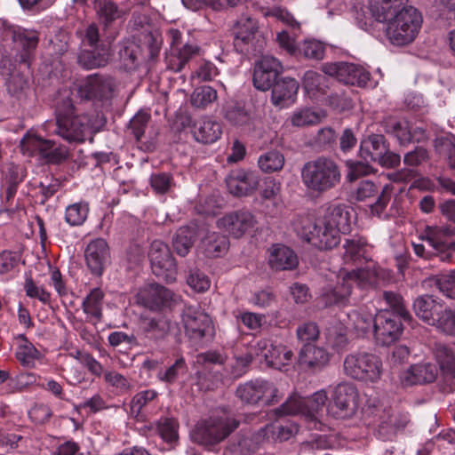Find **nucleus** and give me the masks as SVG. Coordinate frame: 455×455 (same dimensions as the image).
<instances>
[{"instance_id": "obj_1", "label": "nucleus", "mask_w": 455, "mask_h": 455, "mask_svg": "<svg viewBox=\"0 0 455 455\" xmlns=\"http://www.w3.org/2000/svg\"><path fill=\"white\" fill-rule=\"evenodd\" d=\"M70 95L69 91L64 90L55 100L54 132L70 143H81L105 125L106 117L98 112L75 115L76 108Z\"/></svg>"}, {"instance_id": "obj_2", "label": "nucleus", "mask_w": 455, "mask_h": 455, "mask_svg": "<svg viewBox=\"0 0 455 455\" xmlns=\"http://www.w3.org/2000/svg\"><path fill=\"white\" fill-rule=\"evenodd\" d=\"M300 179L308 195L322 196L340 184L341 169L332 158L321 156L302 165Z\"/></svg>"}, {"instance_id": "obj_3", "label": "nucleus", "mask_w": 455, "mask_h": 455, "mask_svg": "<svg viewBox=\"0 0 455 455\" xmlns=\"http://www.w3.org/2000/svg\"><path fill=\"white\" fill-rule=\"evenodd\" d=\"M421 241L427 243L430 249L422 243H413L417 256L423 259L437 257L443 262H450L455 254V239L453 229L447 226H427L419 235Z\"/></svg>"}, {"instance_id": "obj_4", "label": "nucleus", "mask_w": 455, "mask_h": 455, "mask_svg": "<svg viewBox=\"0 0 455 455\" xmlns=\"http://www.w3.org/2000/svg\"><path fill=\"white\" fill-rule=\"evenodd\" d=\"M386 22L385 32L388 41L395 46H405L416 39L423 18L416 8L408 6Z\"/></svg>"}, {"instance_id": "obj_5", "label": "nucleus", "mask_w": 455, "mask_h": 455, "mask_svg": "<svg viewBox=\"0 0 455 455\" xmlns=\"http://www.w3.org/2000/svg\"><path fill=\"white\" fill-rule=\"evenodd\" d=\"M293 228L298 236L319 250H331L340 242L336 228L326 225L322 220L315 221L307 215L298 217Z\"/></svg>"}, {"instance_id": "obj_6", "label": "nucleus", "mask_w": 455, "mask_h": 455, "mask_svg": "<svg viewBox=\"0 0 455 455\" xmlns=\"http://www.w3.org/2000/svg\"><path fill=\"white\" fill-rule=\"evenodd\" d=\"M345 374L354 379L376 383L382 375V361L376 354L356 351L347 355L343 362Z\"/></svg>"}, {"instance_id": "obj_7", "label": "nucleus", "mask_w": 455, "mask_h": 455, "mask_svg": "<svg viewBox=\"0 0 455 455\" xmlns=\"http://www.w3.org/2000/svg\"><path fill=\"white\" fill-rule=\"evenodd\" d=\"M360 155L365 160L377 163L385 169L397 168L399 154L390 150V143L383 134L371 133L361 141Z\"/></svg>"}, {"instance_id": "obj_8", "label": "nucleus", "mask_w": 455, "mask_h": 455, "mask_svg": "<svg viewBox=\"0 0 455 455\" xmlns=\"http://www.w3.org/2000/svg\"><path fill=\"white\" fill-rule=\"evenodd\" d=\"M181 317L186 334L195 345H200L213 338L214 331L212 319L199 307L186 306Z\"/></svg>"}, {"instance_id": "obj_9", "label": "nucleus", "mask_w": 455, "mask_h": 455, "mask_svg": "<svg viewBox=\"0 0 455 455\" xmlns=\"http://www.w3.org/2000/svg\"><path fill=\"white\" fill-rule=\"evenodd\" d=\"M239 426V421L231 418H211L199 423L193 434L196 442L203 445H214L224 440Z\"/></svg>"}, {"instance_id": "obj_10", "label": "nucleus", "mask_w": 455, "mask_h": 455, "mask_svg": "<svg viewBox=\"0 0 455 455\" xmlns=\"http://www.w3.org/2000/svg\"><path fill=\"white\" fill-rule=\"evenodd\" d=\"M117 88L116 79L108 74L95 73L88 76L77 88L81 99L108 101Z\"/></svg>"}, {"instance_id": "obj_11", "label": "nucleus", "mask_w": 455, "mask_h": 455, "mask_svg": "<svg viewBox=\"0 0 455 455\" xmlns=\"http://www.w3.org/2000/svg\"><path fill=\"white\" fill-rule=\"evenodd\" d=\"M358 392L352 383H339L331 394L327 411L337 419L353 416L357 409Z\"/></svg>"}, {"instance_id": "obj_12", "label": "nucleus", "mask_w": 455, "mask_h": 455, "mask_svg": "<svg viewBox=\"0 0 455 455\" xmlns=\"http://www.w3.org/2000/svg\"><path fill=\"white\" fill-rule=\"evenodd\" d=\"M148 258L153 273L165 280L167 283H172L176 280L177 264L175 259L166 243L160 240L152 242Z\"/></svg>"}, {"instance_id": "obj_13", "label": "nucleus", "mask_w": 455, "mask_h": 455, "mask_svg": "<svg viewBox=\"0 0 455 455\" xmlns=\"http://www.w3.org/2000/svg\"><path fill=\"white\" fill-rule=\"evenodd\" d=\"M321 70L327 76L348 85L363 87L370 80V73L362 66L344 61L327 62Z\"/></svg>"}, {"instance_id": "obj_14", "label": "nucleus", "mask_w": 455, "mask_h": 455, "mask_svg": "<svg viewBox=\"0 0 455 455\" xmlns=\"http://www.w3.org/2000/svg\"><path fill=\"white\" fill-rule=\"evenodd\" d=\"M401 319L387 310L375 315L374 338L377 344L389 346L400 338L403 332Z\"/></svg>"}, {"instance_id": "obj_15", "label": "nucleus", "mask_w": 455, "mask_h": 455, "mask_svg": "<svg viewBox=\"0 0 455 455\" xmlns=\"http://www.w3.org/2000/svg\"><path fill=\"white\" fill-rule=\"evenodd\" d=\"M283 70V65L276 58L270 55L262 56L254 66L253 85L259 91L269 90Z\"/></svg>"}, {"instance_id": "obj_16", "label": "nucleus", "mask_w": 455, "mask_h": 455, "mask_svg": "<svg viewBox=\"0 0 455 455\" xmlns=\"http://www.w3.org/2000/svg\"><path fill=\"white\" fill-rule=\"evenodd\" d=\"M173 325L165 316L144 317L140 321V339L145 346L158 345L165 340Z\"/></svg>"}, {"instance_id": "obj_17", "label": "nucleus", "mask_w": 455, "mask_h": 455, "mask_svg": "<svg viewBox=\"0 0 455 455\" xmlns=\"http://www.w3.org/2000/svg\"><path fill=\"white\" fill-rule=\"evenodd\" d=\"M257 29V21L248 15H241L234 23L232 27L233 44L237 52L250 54L254 51L252 41L255 38Z\"/></svg>"}, {"instance_id": "obj_18", "label": "nucleus", "mask_w": 455, "mask_h": 455, "mask_svg": "<svg viewBox=\"0 0 455 455\" xmlns=\"http://www.w3.org/2000/svg\"><path fill=\"white\" fill-rule=\"evenodd\" d=\"M255 223L254 216L245 210L228 212L217 220L218 228L228 232L235 238L242 237L253 228Z\"/></svg>"}, {"instance_id": "obj_19", "label": "nucleus", "mask_w": 455, "mask_h": 455, "mask_svg": "<svg viewBox=\"0 0 455 455\" xmlns=\"http://www.w3.org/2000/svg\"><path fill=\"white\" fill-rule=\"evenodd\" d=\"M226 184L229 193L233 196H249L257 190L259 176L253 171L235 170L226 178Z\"/></svg>"}, {"instance_id": "obj_20", "label": "nucleus", "mask_w": 455, "mask_h": 455, "mask_svg": "<svg viewBox=\"0 0 455 455\" xmlns=\"http://www.w3.org/2000/svg\"><path fill=\"white\" fill-rule=\"evenodd\" d=\"M84 257L92 274L101 275L110 262V251L107 242L102 238L90 242L84 251Z\"/></svg>"}, {"instance_id": "obj_21", "label": "nucleus", "mask_w": 455, "mask_h": 455, "mask_svg": "<svg viewBox=\"0 0 455 455\" xmlns=\"http://www.w3.org/2000/svg\"><path fill=\"white\" fill-rule=\"evenodd\" d=\"M139 301L151 310L170 307L174 299V293L158 283H151L138 294Z\"/></svg>"}, {"instance_id": "obj_22", "label": "nucleus", "mask_w": 455, "mask_h": 455, "mask_svg": "<svg viewBox=\"0 0 455 455\" xmlns=\"http://www.w3.org/2000/svg\"><path fill=\"white\" fill-rule=\"evenodd\" d=\"M331 354L323 347L313 344H304L298 355L300 366L313 372H317L329 365Z\"/></svg>"}, {"instance_id": "obj_23", "label": "nucleus", "mask_w": 455, "mask_h": 455, "mask_svg": "<svg viewBox=\"0 0 455 455\" xmlns=\"http://www.w3.org/2000/svg\"><path fill=\"white\" fill-rule=\"evenodd\" d=\"M299 88V84L295 78L290 76L279 77L270 87L272 90L271 102L280 108L294 103Z\"/></svg>"}, {"instance_id": "obj_24", "label": "nucleus", "mask_w": 455, "mask_h": 455, "mask_svg": "<svg viewBox=\"0 0 455 455\" xmlns=\"http://www.w3.org/2000/svg\"><path fill=\"white\" fill-rule=\"evenodd\" d=\"M437 368L431 363H420L411 365L400 377L404 387L433 383L437 377Z\"/></svg>"}, {"instance_id": "obj_25", "label": "nucleus", "mask_w": 455, "mask_h": 455, "mask_svg": "<svg viewBox=\"0 0 455 455\" xmlns=\"http://www.w3.org/2000/svg\"><path fill=\"white\" fill-rule=\"evenodd\" d=\"M12 40L20 52L16 54L15 60L29 68L34 58V51L38 44V36L35 32L13 31Z\"/></svg>"}, {"instance_id": "obj_26", "label": "nucleus", "mask_w": 455, "mask_h": 455, "mask_svg": "<svg viewBox=\"0 0 455 455\" xmlns=\"http://www.w3.org/2000/svg\"><path fill=\"white\" fill-rule=\"evenodd\" d=\"M444 305L430 295H422L415 299L412 309L415 315L428 325L434 326L442 313Z\"/></svg>"}, {"instance_id": "obj_27", "label": "nucleus", "mask_w": 455, "mask_h": 455, "mask_svg": "<svg viewBox=\"0 0 455 455\" xmlns=\"http://www.w3.org/2000/svg\"><path fill=\"white\" fill-rule=\"evenodd\" d=\"M92 50H81L77 55V63L84 69H94L106 67L111 59L109 47L101 44Z\"/></svg>"}, {"instance_id": "obj_28", "label": "nucleus", "mask_w": 455, "mask_h": 455, "mask_svg": "<svg viewBox=\"0 0 455 455\" xmlns=\"http://www.w3.org/2000/svg\"><path fill=\"white\" fill-rule=\"evenodd\" d=\"M117 56L121 67L127 70H135L142 60L140 46L134 41L125 39L117 44Z\"/></svg>"}, {"instance_id": "obj_29", "label": "nucleus", "mask_w": 455, "mask_h": 455, "mask_svg": "<svg viewBox=\"0 0 455 455\" xmlns=\"http://www.w3.org/2000/svg\"><path fill=\"white\" fill-rule=\"evenodd\" d=\"M336 285L327 284L323 287L320 299L326 307L334 305H345L348 301L351 294V283L344 280V275L340 277Z\"/></svg>"}, {"instance_id": "obj_30", "label": "nucleus", "mask_w": 455, "mask_h": 455, "mask_svg": "<svg viewBox=\"0 0 455 455\" xmlns=\"http://www.w3.org/2000/svg\"><path fill=\"white\" fill-rule=\"evenodd\" d=\"M92 3L96 17L104 29H108L125 15V12L113 0H93Z\"/></svg>"}, {"instance_id": "obj_31", "label": "nucleus", "mask_w": 455, "mask_h": 455, "mask_svg": "<svg viewBox=\"0 0 455 455\" xmlns=\"http://www.w3.org/2000/svg\"><path fill=\"white\" fill-rule=\"evenodd\" d=\"M407 2L408 0H371L370 10L377 21L384 22L407 8Z\"/></svg>"}, {"instance_id": "obj_32", "label": "nucleus", "mask_w": 455, "mask_h": 455, "mask_svg": "<svg viewBox=\"0 0 455 455\" xmlns=\"http://www.w3.org/2000/svg\"><path fill=\"white\" fill-rule=\"evenodd\" d=\"M268 262L270 267L276 270H291L298 266V257L289 247L275 244L271 251Z\"/></svg>"}, {"instance_id": "obj_33", "label": "nucleus", "mask_w": 455, "mask_h": 455, "mask_svg": "<svg viewBox=\"0 0 455 455\" xmlns=\"http://www.w3.org/2000/svg\"><path fill=\"white\" fill-rule=\"evenodd\" d=\"M199 52V47L195 44H185L182 48H172L167 53L165 60L167 68L177 73L180 72L186 64Z\"/></svg>"}, {"instance_id": "obj_34", "label": "nucleus", "mask_w": 455, "mask_h": 455, "mask_svg": "<svg viewBox=\"0 0 455 455\" xmlns=\"http://www.w3.org/2000/svg\"><path fill=\"white\" fill-rule=\"evenodd\" d=\"M259 347L267 349L264 355L265 361L269 367L276 370H282L293 356L292 351L283 345L270 344L267 348V341H263L259 343Z\"/></svg>"}, {"instance_id": "obj_35", "label": "nucleus", "mask_w": 455, "mask_h": 455, "mask_svg": "<svg viewBox=\"0 0 455 455\" xmlns=\"http://www.w3.org/2000/svg\"><path fill=\"white\" fill-rule=\"evenodd\" d=\"M346 205L338 204H331L322 220L326 225L336 228L339 233H347L350 229L349 212L346 210Z\"/></svg>"}, {"instance_id": "obj_36", "label": "nucleus", "mask_w": 455, "mask_h": 455, "mask_svg": "<svg viewBox=\"0 0 455 455\" xmlns=\"http://www.w3.org/2000/svg\"><path fill=\"white\" fill-rule=\"evenodd\" d=\"M221 134V125L214 120L203 118L194 124L193 135L201 143H213L220 139Z\"/></svg>"}, {"instance_id": "obj_37", "label": "nucleus", "mask_w": 455, "mask_h": 455, "mask_svg": "<svg viewBox=\"0 0 455 455\" xmlns=\"http://www.w3.org/2000/svg\"><path fill=\"white\" fill-rule=\"evenodd\" d=\"M264 379L251 380L241 384L235 390V396L245 404H257L264 400Z\"/></svg>"}, {"instance_id": "obj_38", "label": "nucleus", "mask_w": 455, "mask_h": 455, "mask_svg": "<svg viewBox=\"0 0 455 455\" xmlns=\"http://www.w3.org/2000/svg\"><path fill=\"white\" fill-rule=\"evenodd\" d=\"M409 422L408 416L403 413H385L381 416L378 427V435L383 439H390L399 429H403Z\"/></svg>"}, {"instance_id": "obj_39", "label": "nucleus", "mask_w": 455, "mask_h": 455, "mask_svg": "<svg viewBox=\"0 0 455 455\" xmlns=\"http://www.w3.org/2000/svg\"><path fill=\"white\" fill-rule=\"evenodd\" d=\"M224 118L234 126L251 124L252 115L251 109L241 101H231L224 107Z\"/></svg>"}, {"instance_id": "obj_40", "label": "nucleus", "mask_w": 455, "mask_h": 455, "mask_svg": "<svg viewBox=\"0 0 455 455\" xmlns=\"http://www.w3.org/2000/svg\"><path fill=\"white\" fill-rule=\"evenodd\" d=\"M196 237L197 231L195 227L180 228L172 238L173 250L178 255L185 257L194 246Z\"/></svg>"}, {"instance_id": "obj_41", "label": "nucleus", "mask_w": 455, "mask_h": 455, "mask_svg": "<svg viewBox=\"0 0 455 455\" xmlns=\"http://www.w3.org/2000/svg\"><path fill=\"white\" fill-rule=\"evenodd\" d=\"M27 176V170L24 166L15 164L13 163L8 164L4 171V181L7 186L6 188V200L12 199L17 192V188Z\"/></svg>"}, {"instance_id": "obj_42", "label": "nucleus", "mask_w": 455, "mask_h": 455, "mask_svg": "<svg viewBox=\"0 0 455 455\" xmlns=\"http://www.w3.org/2000/svg\"><path fill=\"white\" fill-rule=\"evenodd\" d=\"M381 125L386 133L396 138L400 146L406 147L411 143V127L407 122H400L392 117L384 118Z\"/></svg>"}, {"instance_id": "obj_43", "label": "nucleus", "mask_w": 455, "mask_h": 455, "mask_svg": "<svg viewBox=\"0 0 455 455\" xmlns=\"http://www.w3.org/2000/svg\"><path fill=\"white\" fill-rule=\"evenodd\" d=\"M204 253L209 258H217L225 254L229 248L227 235L217 232L208 233L203 239Z\"/></svg>"}, {"instance_id": "obj_44", "label": "nucleus", "mask_w": 455, "mask_h": 455, "mask_svg": "<svg viewBox=\"0 0 455 455\" xmlns=\"http://www.w3.org/2000/svg\"><path fill=\"white\" fill-rule=\"evenodd\" d=\"M435 358L442 375L447 379H455V355L452 349L445 345H437Z\"/></svg>"}, {"instance_id": "obj_45", "label": "nucleus", "mask_w": 455, "mask_h": 455, "mask_svg": "<svg viewBox=\"0 0 455 455\" xmlns=\"http://www.w3.org/2000/svg\"><path fill=\"white\" fill-rule=\"evenodd\" d=\"M345 250L342 258L345 262H355L361 259H366L368 243L365 238L353 237L347 239L343 244Z\"/></svg>"}, {"instance_id": "obj_46", "label": "nucleus", "mask_w": 455, "mask_h": 455, "mask_svg": "<svg viewBox=\"0 0 455 455\" xmlns=\"http://www.w3.org/2000/svg\"><path fill=\"white\" fill-rule=\"evenodd\" d=\"M104 292L100 288L92 289L84 299L82 307L91 319L97 321L102 318Z\"/></svg>"}, {"instance_id": "obj_47", "label": "nucleus", "mask_w": 455, "mask_h": 455, "mask_svg": "<svg viewBox=\"0 0 455 455\" xmlns=\"http://www.w3.org/2000/svg\"><path fill=\"white\" fill-rule=\"evenodd\" d=\"M343 275L344 280L351 283V288L355 283L363 289L375 284L378 277L377 271L371 267L352 270L345 273Z\"/></svg>"}, {"instance_id": "obj_48", "label": "nucleus", "mask_w": 455, "mask_h": 455, "mask_svg": "<svg viewBox=\"0 0 455 455\" xmlns=\"http://www.w3.org/2000/svg\"><path fill=\"white\" fill-rule=\"evenodd\" d=\"M47 145H49L48 140L39 137L32 131L27 132L20 142L21 152L28 156H33L35 153L41 156L45 151Z\"/></svg>"}, {"instance_id": "obj_49", "label": "nucleus", "mask_w": 455, "mask_h": 455, "mask_svg": "<svg viewBox=\"0 0 455 455\" xmlns=\"http://www.w3.org/2000/svg\"><path fill=\"white\" fill-rule=\"evenodd\" d=\"M434 147L435 152L447 160L449 166L455 169V137L450 134L437 137Z\"/></svg>"}, {"instance_id": "obj_50", "label": "nucleus", "mask_w": 455, "mask_h": 455, "mask_svg": "<svg viewBox=\"0 0 455 455\" xmlns=\"http://www.w3.org/2000/svg\"><path fill=\"white\" fill-rule=\"evenodd\" d=\"M258 447L253 440L247 435H237L227 447L226 455H252Z\"/></svg>"}, {"instance_id": "obj_51", "label": "nucleus", "mask_w": 455, "mask_h": 455, "mask_svg": "<svg viewBox=\"0 0 455 455\" xmlns=\"http://www.w3.org/2000/svg\"><path fill=\"white\" fill-rule=\"evenodd\" d=\"M327 399L328 396L324 390L317 391L311 396L304 397L306 418L310 420L316 419L319 412L325 406Z\"/></svg>"}, {"instance_id": "obj_52", "label": "nucleus", "mask_w": 455, "mask_h": 455, "mask_svg": "<svg viewBox=\"0 0 455 455\" xmlns=\"http://www.w3.org/2000/svg\"><path fill=\"white\" fill-rule=\"evenodd\" d=\"M304 409V397L297 394H293L278 408H275L274 412L276 416L279 417L294 415H302L306 417Z\"/></svg>"}, {"instance_id": "obj_53", "label": "nucleus", "mask_w": 455, "mask_h": 455, "mask_svg": "<svg viewBox=\"0 0 455 455\" xmlns=\"http://www.w3.org/2000/svg\"><path fill=\"white\" fill-rule=\"evenodd\" d=\"M19 339L22 343L19 346L16 352V358L26 367H32L35 361L39 358L40 353L36 347L28 340L24 334H20Z\"/></svg>"}, {"instance_id": "obj_54", "label": "nucleus", "mask_w": 455, "mask_h": 455, "mask_svg": "<svg viewBox=\"0 0 455 455\" xmlns=\"http://www.w3.org/2000/svg\"><path fill=\"white\" fill-rule=\"evenodd\" d=\"M217 92L211 86H199L194 90L190 96L191 105L197 108H205L217 100Z\"/></svg>"}, {"instance_id": "obj_55", "label": "nucleus", "mask_w": 455, "mask_h": 455, "mask_svg": "<svg viewBox=\"0 0 455 455\" xmlns=\"http://www.w3.org/2000/svg\"><path fill=\"white\" fill-rule=\"evenodd\" d=\"M350 317L358 335H364L370 331L374 334L375 315L366 311H358L353 312Z\"/></svg>"}, {"instance_id": "obj_56", "label": "nucleus", "mask_w": 455, "mask_h": 455, "mask_svg": "<svg viewBox=\"0 0 455 455\" xmlns=\"http://www.w3.org/2000/svg\"><path fill=\"white\" fill-rule=\"evenodd\" d=\"M89 205L87 203H76L68 205L65 212V220L70 226H80L87 219Z\"/></svg>"}, {"instance_id": "obj_57", "label": "nucleus", "mask_w": 455, "mask_h": 455, "mask_svg": "<svg viewBox=\"0 0 455 455\" xmlns=\"http://www.w3.org/2000/svg\"><path fill=\"white\" fill-rule=\"evenodd\" d=\"M258 164L264 172H278L283 167L284 157L278 151H268L259 158Z\"/></svg>"}, {"instance_id": "obj_58", "label": "nucleus", "mask_w": 455, "mask_h": 455, "mask_svg": "<svg viewBox=\"0 0 455 455\" xmlns=\"http://www.w3.org/2000/svg\"><path fill=\"white\" fill-rule=\"evenodd\" d=\"M7 92L12 97L21 100L29 90L27 78L21 74H12L6 82Z\"/></svg>"}, {"instance_id": "obj_59", "label": "nucleus", "mask_w": 455, "mask_h": 455, "mask_svg": "<svg viewBox=\"0 0 455 455\" xmlns=\"http://www.w3.org/2000/svg\"><path fill=\"white\" fill-rule=\"evenodd\" d=\"M331 446L328 438L324 435H318L317 437L304 442L300 444V455H329L324 452L326 449Z\"/></svg>"}, {"instance_id": "obj_60", "label": "nucleus", "mask_w": 455, "mask_h": 455, "mask_svg": "<svg viewBox=\"0 0 455 455\" xmlns=\"http://www.w3.org/2000/svg\"><path fill=\"white\" fill-rule=\"evenodd\" d=\"M383 299L392 308V312L395 315L400 316L405 322L411 321L410 312L405 308L402 296L394 291H384Z\"/></svg>"}, {"instance_id": "obj_61", "label": "nucleus", "mask_w": 455, "mask_h": 455, "mask_svg": "<svg viewBox=\"0 0 455 455\" xmlns=\"http://www.w3.org/2000/svg\"><path fill=\"white\" fill-rule=\"evenodd\" d=\"M188 371V365L183 357L178 358L173 364L168 367L164 371L158 373V379L169 385L173 384L180 376Z\"/></svg>"}, {"instance_id": "obj_62", "label": "nucleus", "mask_w": 455, "mask_h": 455, "mask_svg": "<svg viewBox=\"0 0 455 455\" xmlns=\"http://www.w3.org/2000/svg\"><path fill=\"white\" fill-rule=\"evenodd\" d=\"M435 327L442 333L455 337V308L444 306Z\"/></svg>"}, {"instance_id": "obj_63", "label": "nucleus", "mask_w": 455, "mask_h": 455, "mask_svg": "<svg viewBox=\"0 0 455 455\" xmlns=\"http://www.w3.org/2000/svg\"><path fill=\"white\" fill-rule=\"evenodd\" d=\"M48 143L45 151L41 155L46 163L58 164L68 157V150L65 146H56V143L50 140H48Z\"/></svg>"}, {"instance_id": "obj_64", "label": "nucleus", "mask_w": 455, "mask_h": 455, "mask_svg": "<svg viewBox=\"0 0 455 455\" xmlns=\"http://www.w3.org/2000/svg\"><path fill=\"white\" fill-rule=\"evenodd\" d=\"M296 335L301 343L312 344L316 341L320 335L319 327L315 322H306L299 325L296 330Z\"/></svg>"}]
</instances>
